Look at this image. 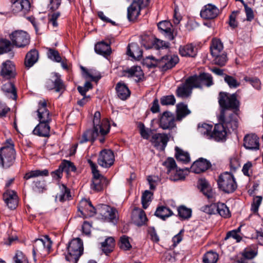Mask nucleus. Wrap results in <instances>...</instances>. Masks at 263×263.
Masks as SVG:
<instances>
[{
    "mask_svg": "<svg viewBox=\"0 0 263 263\" xmlns=\"http://www.w3.org/2000/svg\"><path fill=\"white\" fill-rule=\"evenodd\" d=\"M101 114L99 111H96L93 116V130H87L82 136V139L80 142L83 143L89 140H94L99 134L105 135L109 130L110 124L107 119H104L100 123Z\"/></svg>",
    "mask_w": 263,
    "mask_h": 263,
    "instance_id": "f257e3e1",
    "label": "nucleus"
},
{
    "mask_svg": "<svg viewBox=\"0 0 263 263\" xmlns=\"http://www.w3.org/2000/svg\"><path fill=\"white\" fill-rule=\"evenodd\" d=\"M65 259L70 263H77L83 252V244L79 238L72 239L69 242L67 248Z\"/></svg>",
    "mask_w": 263,
    "mask_h": 263,
    "instance_id": "f03ea898",
    "label": "nucleus"
},
{
    "mask_svg": "<svg viewBox=\"0 0 263 263\" xmlns=\"http://www.w3.org/2000/svg\"><path fill=\"white\" fill-rule=\"evenodd\" d=\"M87 162L91 167L93 175L91 189L95 192H100L108 184L109 181L100 174L97 169V166L95 163L90 159H88Z\"/></svg>",
    "mask_w": 263,
    "mask_h": 263,
    "instance_id": "7ed1b4c3",
    "label": "nucleus"
},
{
    "mask_svg": "<svg viewBox=\"0 0 263 263\" xmlns=\"http://www.w3.org/2000/svg\"><path fill=\"white\" fill-rule=\"evenodd\" d=\"M217 183L218 187L226 193H232L237 187L234 175L228 172L221 174L219 176Z\"/></svg>",
    "mask_w": 263,
    "mask_h": 263,
    "instance_id": "20e7f679",
    "label": "nucleus"
},
{
    "mask_svg": "<svg viewBox=\"0 0 263 263\" xmlns=\"http://www.w3.org/2000/svg\"><path fill=\"white\" fill-rule=\"evenodd\" d=\"M15 151L13 144L8 142V144L0 149V164L4 168H8L14 162Z\"/></svg>",
    "mask_w": 263,
    "mask_h": 263,
    "instance_id": "39448f33",
    "label": "nucleus"
},
{
    "mask_svg": "<svg viewBox=\"0 0 263 263\" xmlns=\"http://www.w3.org/2000/svg\"><path fill=\"white\" fill-rule=\"evenodd\" d=\"M219 120L229 132L236 130L238 126V116L231 110H221Z\"/></svg>",
    "mask_w": 263,
    "mask_h": 263,
    "instance_id": "423d86ee",
    "label": "nucleus"
},
{
    "mask_svg": "<svg viewBox=\"0 0 263 263\" xmlns=\"http://www.w3.org/2000/svg\"><path fill=\"white\" fill-rule=\"evenodd\" d=\"M9 37L12 44L18 48H23L30 43V36L23 30H16L12 32Z\"/></svg>",
    "mask_w": 263,
    "mask_h": 263,
    "instance_id": "0eeeda50",
    "label": "nucleus"
},
{
    "mask_svg": "<svg viewBox=\"0 0 263 263\" xmlns=\"http://www.w3.org/2000/svg\"><path fill=\"white\" fill-rule=\"evenodd\" d=\"M218 102L222 108L221 110H229L228 109L230 108H235L238 107L239 104L235 94L229 95L224 92H220Z\"/></svg>",
    "mask_w": 263,
    "mask_h": 263,
    "instance_id": "6e6552de",
    "label": "nucleus"
},
{
    "mask_svg": "<svg viewBox=\"0 0 263 263\" xmlns=\"http://www.w3.org/2000/svg\"><path fill=\"white\" fill-rule=\"evenodd\" d=\"M149 0H134L127 8V17L129 21H135L140 13L141 9L146 6Z\"/></svg>",
    "mask_w": 263,
    "mask_h": 263,
    "instance_id": "1a4fd4ad",
    "label": "nucleus"
},
{
    "mask_svg": "<svg viewBox=\"0 0 263 263\" xmlns=\"http://www.w3.org/2000/svg\"><path fill=\"white\" fill-rule=\"evenodd\" d=\"M97 210V213L105 220L112 222L117 221V212L115 209L106 204H102L99 205Z\"/></svg>",
    "mask_w": 263,
    "mask_h": 263,
    "instance_id": "9d476101",
    "label": "nucleus"
},
{
    "mask_svg": "<svg viewBox=\"0 0 263 263\" xmlns=\"http://www.w3.org/2000/svg\"><path fill=\"white\" fill-rule=\"evenodd\" d=\"M114 160L115 157L112 151L104 149L100 152L98 163L102 167L108 168L114 164Z\"/></svg>",
    "mask_w": 263,
    "mask_h": 263,
    "instance_id": "9b49d317",
    "label": "nucleus"
},
{
    "mask_svg": "<svg viewBox=\"0 0 263 263\" xmlns=\"http://www.w3.org/2000/svg\"><path fill=\"white\" fill-rule=\"evenodd\" d=\"M191 80L193 81L194 86L196 88H201L203 85L210 87L214 84L212 76L208 73L191 76Z\"/></svg>",
    "mask_w": 263,
    "mask_h": 263,
    "instance_id": "f8f14e48",
    "label": "nucleus"
},
{
    "mask_svg": "<svg viewBox=\"0 0 263 263\" xmlns=\"http://www.w3.org/2000/svg\"><path fill=\"white\" fill-rule=\"evenodd\" d=\"M52 242L48 236H46L43 239L35 240L33 245V253H48L51 247Z\"/></svg>",
    "mask_w": 263,
    "mask_h": 263,
    "instance_id": "ddd939ff",
    "label": "nucleus"
},
{
    "mask_svg": "<svg viewBox=\"0 0 263 263\" xmlns=\"http://www.w3.org/2000/svg\"><path fill=\"white\" fill-rule=\"evenodd\" d=\"M36 112L40 122L50 123L51 121V114L47 108V103L45 100L40 101Z\"/></svg>",
    "mask_w": 263,
    "mask_h": 263,
    "instance_id": "4468645a",
    "label": "nucleus"
},
{
    "mask_svg": "<svg viewBox=\"0 0 263 263\" xmlns=\"http://www.w3.org/2000/svg\"><path fill=\"white\" fill-rule=\"evenodd\" d=\"M179 62L177 55H166L157 60V66L163 70H166L174 67Z\"/></svg>",
    "mask_w": 263,
    "mask_h": 263,
    "instance_id": "2eb2a0df",
    "label": "nucleus"
},
{
    "mask_svg": "<svg viewBox=\"0 0 263 263\" xmlns=\"http://www.w3.org/2000/svg\"><path fill=\"white\" fill-rule=\"evenodd\" d=\"M0 76L7 80L15 77V67L11 61L7 60L2 63L1 66Z\"/></svg>",
    "mask_w": 263,
    "mask_h": 263,
    "instance_id": "dca6fc26",
    "label": "nucleus"
},
{
    "mask_svg": "<svg viewBox=\"0 0 263 263\" xmlns=\"http://www.w3.org/2000/svg\"><path fill=\"white\" fill-rule=\"evenodd\" d=\"M175 121L174 115L170 111H166L160 117L159 126L163 129H170L175 127Z\"/></svg>",
    "mask_w": 263,
    "mask_h": 263,
    "instance_id": "f3484780",
    "label": "nucleus"
},
{
    "mask_svg": "<svg viewBox=\"0 0 263 263\" xmlns=\"http://www.w3.org/2000/svg\"><path fill=\"white\" fill-rule=\"evenodd\" d=\"M194 88L196 87L194 86L193 81L191 80L190 77L186 80L184 83L177 88V96L182 98H187L191 94L192 90Z\"/></svg>",
    "mask_w": 263,
    "mask_h": 263,
    "instance_id": "a211bd4d",
    "label": "nucleus"
},
{
    "mask_svg": "<svg viewBox=\"0 0 263 263\" xmlns=\"http://www.w3.org/2000/svg\"><path fill=\"white\" fill-rule=\"evenodd\" d=\"M169 137L165 134L157 133L154 134L151 139V142L157 149L163 151L166 147Z\"/></svg>",
    "mask_w": 263,
    "mask_h": 263,
    "instance_id": "6ab92c4d",
    "label": "nucleus"
},
{
    "mask_svg": "<svg viewBox=\"0 0 263 263\" xmlns=\"http://www.w3.org/2000/svg\"><path fill=\"white\" fill-rule=\"evenodd\" d=\"M219 13V9L215 5L209 4L205 5L200 11V16L205 20L216 18Z\"/></svg>",
    "mask_w": 263,
    "mask_h": 263,
    "instance_id": "aec40b11",
    "label": "nucleus"
},
{
    "mask_svg": "<svg viewBox=\"0 0 263 263\" xmlns=\"http://www.w3.org/2000/svg\"><path fill=\"white\" fill-rule=\"evenodd\" d=\"M30 8V4L28 0H16L11 6L12 11L16 14L22 12L23 14L27 13Z\"/></svg>",
    "mask_w": 263,
    "mask_h": 263,
    "instance_id": "412c9836",
    "label": "nucleus"
},
{
    "mask_svg": "<svg viewBox=\"0 0 263 263\" xmlns=\"http://www.w3.org/2000/svg\"><path fill=\"white\" fill-rule=\"evenodd\" d=\"M78 210L85 217L92 216L97 212V210L92 206L91 202L86 199H83L80 201Z\"/></svg>",
    "mask_w": 263,
    "mask_h": 263,
    "instance_id": "4be33fe9",
    "label": "nucleus"
},
{
    "mask_svg": "<svg viewBox=\"0 0 263 263\" xmlns=\"http://www.w3.org/2000/svg\"><path fill=\"white\" fill-rule=\"evenodd\" d=\"M243 145L248 149H258L259 147L258 137L253 134L246 135L243 139Z\"/></svg>",
    "mask_w": 263,
    "mask_h": 263,
    "instance_id": "5701e85b",
    "label": "nucleus"
},
{
    "mask_svg": "<svg viewBox=\"0 0 263 263\" xmlns=\"http://www.w3.org/2000/svg\"><path fill=\"white\" fill-rule=\"evenodd\" d=\"M158 29L169 40H173L174 35L173 34V26L169 21H164L158 24Z\"/></svg>",
    "mask_w": 263,
    "mask_h": 263,
    "instance_id": "b1692460",
    "label": "nucleus"
},
{
    "mask_svg": "<svg viewBox=\"0 0 263 263\" xmlns=\"http://www.w3.org/2000/svg\"><path fill=\"white\" fill-rule=\"evenodd\" d=\"M227 128L222 123L221 124H217L214 127V129L212 133L211 138L215 140L219 141L224 139L227 135Z\"/></svg>",
    "mask_w": 263,
    "mask_h": 263,
    "instance_id": "393cba45",
    "label": "nucleus"
},
{
    "mask_svg": "<svg viewBox=\"0 0 263 263\" xmlns=\"http://www.w3.org/2000/svg\"><path fill=\"white\" fill-rule=\"evenodd\" d=\"M125 72L127 74L128 77L133 78L136 82L142 80L144 77V73L140 66H134L126 70Z\"/></svg>",
    "mask_w": 263,
    "mask_h": 263,
    "instance_id": "a878e982",
    "label": "nucleus"
},
{
    "mask_svg": "<svg viewBox=\"0 0 263 263\" xmlns=\"http://www.w3.org/2000/svg\"><path fill=\"white\" fill-rule=\"evenodd\" d=\"M209 167L208 162L201 158L193 163L191 166L192 171L196 174H199L206 171Z\"/></svg>",
    "mask_w": 263,
    "mask_h": 263,
    "instance_id": "bb28decb",
    "label": "nucleus"
},
{
    "mask_svg": "<svg viewBox=\"0 0 263 263\" xmlns=\"http://www.w3.org/2000/svg\"><path fill=\"white\" fill-rule=\"evenodd\" d=\"M46 87L49 89H55L57 92H63L65 90V86L62 80L57 76L54 81L49 80L47 81Z\"/></svg>",
    "mask_w": 263,
    "mask_h": 263,
    "instance_id": "cd10ccee",
    "label": "nucleus"
},
{
    "mask_svg": "<svg viewBox=\"0 0 263 263\" xmlns=\"http://www.w3.org/2000/svg\"><path fill=\"white\" fill-rule=\"evenodd\" d=\"M49 123L40 122L33 130V134L41 137H48L50 132Z\"/></svg>",
    "mask_w": 263,
    "mask_h": 263,
    "instance_id": "c85d7f7f",
    "label": "nucleus"
},
{
    "mask_svg": "<svg viewBox=\"0 0 263 263\" xmlns=\"http://www.w3.org/2000/svg\"><path fill=\"white\" fill-rule=\"evenodd\" d=\"M179 51V53L182 57H195L197 54L195 47L191 44L181 46Z\"/></svg>",
    "mask_w": 263,
    "mask_h": 263,
    "instance_id": "c756f323",
    "label": "nucleus"
},
{
    "mask_svg": "<svg viewBox=\"0 0 263 263\" xmlns=\"http://www.w3.org/2000/svg\"><path fill=\"white\" fill-rule=\"evenodd\" d=\"M95 50L96 53L104 57L109 55L111 53L109 44L103 41L97 43L95 46Z\"/></svg>",
    "mask_w": 263,
    "mask_h": 263,
    "instance_id": "7c9ffc66",
    "label": "nucleus"
},
{
    "mask_svg": "<svg viewBox=\"0 0 263 263\" xmlns=\"http://www.w3.org/2000/svg\"><path fill=\"white\" fill-rule=\"evenodd\" d=\"M133 220L137 226H142L144 224L147 220V218L145 212L142 210H135L132 216Z\"/></svg>",
    "mask_w": 263,
    "mask_h": 263,
    "instance_id": "2f4dec72",
    "label": "nucleus"
},
{
    "mask_svg": "<svg viewBox=\"0 0 263 263\" xmlns=\"http://www.w3.org/2000/svg\"><path fill=\"white\" fill-rule=\"evenodd\" d=\"M39 53L36 49H32L28 52L25 58V64L27 67H31L37 61Z\"/></svg>",
    "mask_w": 263,
    "mask_h": 263,
    "instance_id": "473e14b6",
    "label": "nucleus"
},
{
    "mask_svg": "<svg viewBox=\"0 0 263 263\" xmlns=\"http://www.w3.org/2000/svg\"><path fill=\"white\" fill-rule=\"evenodd\" d=\"M146 40L151 41L148 45H145L147 47H153L156 49L167 48L168 47V43L162 40L154 39V37H146Z\"/></svg>",
    "mask_w": 263,
    "mask_h": 263,
    "instance_id": "72a5a7b5",
    "label": "nucleus"
},
{
    "mask_svg": "<svg viewBox=\"0 0 263 263\" xmlns=\"http://www.w3.org/2000/svg\"><path fill=\"white\" fill-rule=\"evenodd\" d=\"M116 90L118 97L121 100H126L130 96V91L124 84L118 83L116 86Z\"/></svg>",
    "mask_w": 263,
    "mask_h": 263,
    "instance_id": "f704fd0d",
    "label": "nucleus"
},
{
    "mask_svg": "<svg viewBox=\"0 0 263 263\" xmlns=\"http://www.w3.org/2000/svg\"><path fill=\"white\" fill-rule=\"evenodd\" d=\"M211 52L213 56H217L218 54L222 52L223 46L219 39H214L210 47Z\"/></svg>",
    "mask_w": 263,
    "mask_h": 263,
    "instance_id": "c9c22d12",
    "label": "nucleus"
},
{
    "mask_svg": "<svg viewBox=\"0 0 263 263\" xmlns=\"http://www.w3.org/2000/svg\"><path fill=\"white\" fill-rule=\"evenodd\" d=\"M127 54L135 59H139L142 55V51L137 44L132 43L128 45Z\"/></svg>",
    "mask_w": 263,
    "mask_h": 263,
    "instance_id": "e433bc0d",
    "label": "nucleus"
},
{
    "mask_svg": "<svg viewBox=\"0 0 263 263\" xmlns=\"http://www.w3.org/2000/svg\"><path fill=\"white\" fill-rule=\"evenodd\" d=\"M60 193H58L55 197L56 200H59L61 202H63L68 200L70 197V191L64 184L60 186Z\"/></svg>",
    "mask_w": 263,
    "mask_h": 263,
    "instance_id": "4c0bfd02",
    "label": "nucleus"
},
{
    "mask_svg": "<svg viewBox=\"0 0 263 263\" xmlns=\"http://www.w3.org/2000/svg\"><path fill=\"white\" fill-rule=\"evenodd\" d=\"M2 89L4 92L10 95L9 97L14 100L17 98L16 89L14 85L11 82H7L3 85Z\"/></svg>",
    "mask_w": 263,
    "mask_h": 263,
    "instance_id": "58836bf2",
    "label": "nucleus"
},
{
    "mask_svg": "<svg viewBox=\"0 0 263 263\" xmlns=\"http://www.w3.org/2000/svg\"><path fill=\"white\" fill-rule=\"evenodd\" d=\"M114 247V239L111 237L107 238L104 242L101 243V249L106 254L111 252L113 250Z\"/></svg>",
    "mask_w": 263,
    "mask_h": 263,
    "instance_id": "ea45409f",
    "label": "nucleus"
},
{
    "mask_svg": "<svg viewBox=\"0 0 263 263\" xmlns=\"http://www.w3.org/2000/svg\"><path fill=\"white\" fill-rule=\"evenodd\" d=\"M48 175V171L47 170H33L29 171L25 174L24 178L25 180H28L31 178H36L40 176H46Z\"/></svg>",
    "mask_w": 263,
    "mask_h": 263,
    "instance_id": "a19ab883",
    "label": "nucleus"
},
{
    "mask_svg": "<svg viewBox=\"0 0 263 263\" xmlns=\"http://www.w3.org/2000/svg\"><path fill=\"white\" fill-rule=\"evenodd\" d=\"M173 214V212L168 208L166 206H161L157 208L155 212V215L164 220L166 218H167Z\"/></svg>",
    "mask_w": 263,
    "mask_h": 263,
    "instance_id": "79ce46f5",
    "label": "nucleus"
},
{
    "mask_svg": "<svg viewBox=\"0 0 263 263\" xmlns=\"http://www.w3.org/2000/svg\"><path fill=\"white\" fill-rule=\"evenodd\" d=\"M191 111L188 109L187 105L180 103L177 105V119L181 120L182 118L190 114Z\"/></svg>",
    "mask_w": 263,
    "mask_h": 263,
    "instance_id": "37998d69",
    "label": "nucleus"
},
{
    "mask_svg": "<svg viewBox=\"0 0 263 263\" xmlns=\"http://www.w3.org/2000/svg\"><path fill=\"white\" fill-rule=\"evenodd\" d=\"M176 157L179 161H182L184 163H187L190 161L189 154L178 147H176Z\"/></svg>",
    "mask_w": 263,
    "mask_h": 263,
    "instance_id": "c03bdc74",
    "label": "nucleus"
},
{
    "mask_svg": "<svg viewBox=\"0 0 263 263\" xmlns=\"http://www.w3.org/2000/svg\"><path fill=\"white\" fill-rule=\"evenodd\" d=\"M216 213H218L221 216L224 218L229 217L231 215L228 208L223 203L216 204Z\"/></svg>",
    "mask_w": 263,
    "mask_h": 263,
    "instance_id": "a18cd8bd",
    "label": "nucleus"
},
{
    "mask_svg": "<svg viewBox=\"0 0 263 263\" xmlns=\"http://www.w3.org/2000/svg\"><path fill=\"white\" fill-rule=\"evenodd\" d=\"M12 43L6 39H0V54L10 51L13 47Z\"/></svg>",
    "mask_w": 263,
    "mask_h": 263,
    "instance_id": "49530a36",
    "label": "nucleus"
},
{
    "mask_svg": "<svg viewBox=\"0 0 263 263\" xmlns=\"http://www.w3.org/2000/svg\"><path fill=\"white\" fill-rule=\"evenodd\" d=\"M212 126L208 124L203 123L201 125H198V130L199 133L206 136L208 138H211L212 133Z\"/></svg>",
    "mask_w": 263,
    "mask_h": 263,
    "instance_id": "de8ad7c7",
    "label": "nucleus"
},
{
    "mask_svg": "<svg viewBox=\"0 0 263 263\" xmlns=\"http://www.w3.org/2000/svg\"><path fill=\"white\" fill-rule=\"evenodd\" d=\"M168 175H169L170 180L174 181L183 180L185 178L183 172L181 170H178L177 168L173 170V171L170 172V173H168Z\"/></svg>",
    "mask_w": 263,
    "mask_h": 263,
    "instance_id": "09e8293b",
    "label": "nucleus"
},
{
    "mask_svg": "<svg viewBox=\"0 0 263 263\" xmlns=\"http://www.w3.org/2000/svg\"><path fill=\"white\" fill-rule=\"evenodd\" d=\"M218 259V255L213 251H209L203 257L204 263H216Z\"/></svg>",
    "mask_w": 263,
    "mask_h": 263,
    "instance_id": "8fccbe9b",
    "label": "nucleus"
},
{
    "mask_svg": "<svg viewBox=\"0 0 263 263\" xmlns=\"http://www.w3.org/2000/svg\"><path fill=\"white\" fill-rule=\"evenodd\" d=\"M153 194L149 191H145L142 194L141 197L142 204L143 208L146 209L149 204V203L151 201L152 196Z\"/></svg>",
    "mask_w": 263,
    "mask_h": 263,
    "instance_id": "3c124183",
    "label": "nucleus"
},
{
    "mask_svg": "<svg viewBox=\"0 0 263 263\" xmlns=\"http://www.w3.org/2000/svg\"><path fill=\"white\" fill-rule=\"evenodd\" d=\"M163 165L167 169V173H170V172L173 171L176 168V164L175 160L172 158H168L163 162Z\"/></svg>",
    "mask_w": 263,
    "mask_h": 263,
    "instance_id": "603ef678",
    "label": "nucleus"
},
{
    "mask_svg": "<svg viewBox=\"0 0 263 263\" xmlns=\"http://www.w3.org/2000/svg\"><path fill=\"white\" fill-rule=\"evenodd\" d=\"M14 263H29L27 257L21 251H17L13 258Z\"/></svg>",
    "mask_w": 263,
    "mask_h": 263,
    "instance_id": "864d4df0",
    "label": "nucleus"
},
{
    "mask_svg": "<svg viewBox=\"0 0 263 263\" xmlns=\"http://www.w3.org/2000/svg\"><path fill=\"white\" fill-rule=\"evenodd\" d=\"M60 166L63 172H66L67 173L74 172L76 170L73 164L68 161H64Z\"/></svg>",
    "mask_w": 263,
    "mask_h": 263,
    "instance_id": "5fc2aeb1",
    "label": "nucleus"
},
{
    "mask_svg": "<svg viewBox=\"0 0 263 263\" xmlns=\"http://www.w3.org/2000/svg\"><path fill=\"white\" fill-rule=\"evenodd\" d=\"M119 246L123 250H129L132 248V246L129 242L128 237L126 236L121 237Z\"/></svg>",
    "mask_w": 263,
    "mask_h": 263,
    "instance_id": "6e6d98bb",
    "label": "nucleus"
},
{
    "mask_svg": "<svg viewBox=\"0 0 263 263\" xmlns=\"http://www.w3.org/2000/svg\"><path fill=\"white\" fill-rule=\"evenodd\" d=\"M175 102L176 100L173 95L163 96L160 99L161 104L163 105H172Z\"/></svg>",
    "mask_w": 263,
    "mask_h": 263,
    "instance_id": "4d7b16f0",
    "label": "nucleus"
},
{
    "mask_svg": "<svg viewBox=\"0 0 263 263\" xmlns=\"http://www.w3.org/2000/svg\"><path fill=\"white\" fill-rule=\"evenodd\" d=\"M215 57L214 60V63L219 66H223L226 63L227 61V57L226 54L224 52H221L220 54H218L217 56H213Z\"/></svg>",
    "mask_w": 263,
    "mask_h": 263,
    "instance_id": "13d9d810",
    "label": "nucleus"
},
{
    "mask_svg": "<svg viewBox=\"0 0 263 263\" xmlns=\"http://www.w3.org/2000/svg\"><path fill=\"white\" fill-rule=\"evenodd\" d=\"M48 57L51 60L58 63L61 62L62 60V58L61 57L58 51L51 48L49 49L48 50Z\"/></svg>",
    "mask_w": 263,
    "mask_h": 263,
    "instance_id": "bf43d9fd",
    "label": "nucleus"
},
{
    "mask_svg": "<svg viewBox=\"0 0 263 263\" xmlns=\"http://www.w3.org/2000/svg\"><path fill=\"white\" fill-rule=\"evenodd\" d=\"M201 210L209 214H215L216 213V204L212 203L205 205L201 208Z\"/></svg>",
    "mask_w": 263,
    "mask_h": 263,
    "instance_id": "052dcab7",
    "label": "nucleus"
},
{
    "mask_svg": "<svg viewBox=\"0 0 263 263\" xmlns=\"http://www.w3.org/2000/svg\"><path fill=\"white\" fill-rule=\"evenodd\" d=\"M61 14L60 12H55L48 15L49 24H51L54 28H57L58 23L57 19L60 17Z\"/></svg>",
    "mask_w": 263,
    "mask_h": 263,
    "instance_id": "680f3d73",
    "label": "nucleus"
},
{
    "mask_svg": "<svg viewBox=\"0 0 263 263\" xmlns=\"http://www.w3.org/2000/svg\"><path fill=\"white\" fill-rule=\"evenodd\" d=\"M243 174L246 176H250L253 173V164L250 161L246 163L242 168Z\"/></svg>",
    "mask_w": 263,
    "mask_h": 263,
    "instance_id": "e2e57ef3",
    "label": "nucleus"
},
{
    "mask_svg": "<svg viewBox=\"0 0 263 263\" xmlns=\"http://www.w3.org/2000/svg\"><path fill=\"white\" fill-rule=\"evenodd\" d=\"M262 199V197L260 196L254 197L251 209L253 212L256 213L258 211V208L261 203Z\"/></svg>",
    "mask_w": 263,
    "mask_h": 263,
    "instance_id": "0e129e2a",
    "label": "nucleus"
},
{
    "mask_svg": "<svg viewBox=\"0 0 263 263\" xmlns=\"http://www.w3.org/2000/svg\"><path fill=\"white\" fill-rule=\"evenodd\" d=\"M178 215L183 218H189L191 215V210L185 208V206H180L178 209Z\"/></svg>",
    "mask_w": 263,
    "mask_h": 263,
    "instance_id": "69168bd1",
    "label": "nucleus"
},
{
    "mask_svg": "<svg viewBox=\"0 0 263 263\" xmlns=\"http://www.w3.org/2000/svg\"><path fill=\"white\" fill-rule=\"evenodd\" d=\"M224 81L230 88H236L240 85L239 82L235 78L230 76H226L224 77Z\"/></svg>",
    "mask_w": 263,
    "mask_h": 263,
    "instance_id": "338daca9",
    "label": "nucleus"
},
{
    "mask_svg": "<svg viewBox=\"0 0 263 263\" xmlns=\"http://www.w3.org/2000/svg\"><path fill=\"white\" fill-rule=\"evenodd\" d=\"M238 13V11H233L229 16V24L232 28H235L238 26V23L236 21V17Z\"/></svg>",
    "mask_w": 263,
    "mask_h": 263,
    "instance_id": "774afa93",
    "label": "nucleus"
}]
</instances>
